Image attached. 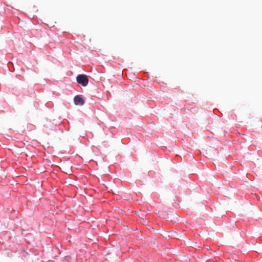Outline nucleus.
Segmentation results:
<instances>
[{"mask_svg": "<svg viewBox=\"0 0 262 262\" xmlns=\"http://www.w3.org/2000/svg\"><path fill=\"white\" fill-rule=\"evenodd\" d=\"M195 245H196V243H195V244H194V245H191V247L195 246Z\"/></svg>", "mask_w": 262, "mask_h": 262, "instance_id": "nucleus-4", "label": "nucleus"}, {"mask_svg": "<svg viewBox=\"0 0 262 262\" xmlns=\"http://www.w3.org/2000/svg\"><path fill=\"white\" fill-rule=\"evenodd\" d=\"M207 148L208 147H207L206 149H205V148H203V152L206 155V156H210V154H209L208 152H207Z\"/></svg>", "mask_w": 262, "mask_h": 262, "instance_id": "nucleus-3", "label": "nucleus"}, {"mask_svg": "<svg viewBox=\"0 0 262 262\" xmlns=\"http://www.w3.org/2000/svg\"><path fill=\"white\" fill-rule=\"evenodd\" d=\"M74 103L76 105H82L84 103V100L80 95H77L74 98Z\"/></svg>", "mask_w": 262, "mask_h": 262, "instance_id": "nucleus-2", "label": "nucleus"}, {"mask_svg": "<svg viewBox=\"0 0 262 262\" xmlns=\"http://www.w3.org/2000/svg\"><path fill=\"white\" fill-rule=\"evenodd\" d=\"M76 81L78 83L85 86L88 85L89 79L88 76L84 74L78 75L76 77Z\"/></svg>", "mask_w": 262, "mask_h": 262, "instance_id": "nucleus-1", "label": "nucleus"}]
</instances>
